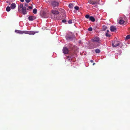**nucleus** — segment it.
Listing matches in <instances>:
<instances>
[{"label": "nucleus", "instance_id": "nucleus-2", "mask_svg": "<svg viewBox=\"0 0 130 130\" xmlns=\"http://www.w3.org/2000/svg\"><path fill=\"white\" fill-rule=\"evenodd\" d=\"M51 4L53 7L58 6L59 3L57 1L55 0L53 1H52Z\"/></svg>", "mask_w": 130, "mask_h": 130}, {"label": "nucleus", "instance_id": "nucleus-9", "mask_svg": "<svg viewBox=\"0 0 130 130\" xmlns=\"http://www.w3.org/2000/svg\"><path fill=\"white\" fill-rule=\"evenodd\" d=\"M20 0L22 2H23L24 1V0Z\"/></svg>", "mask_w": 130, "mask_h": 130}, {"label": "nucleus", "instance_id": "nucleus-6", "mask_svg": "<svg viewBox=\"0 0 130 130\" xmlns=\"http://www.w3.org/2000/svg\"><path fill=\"white\" fill-rule=\"evenodd\" d=\"M20 7L21 8H23V5L22 4H21L20 5Z\"/></svg>", "mask_w": 130, "mask_h": 130}, {"label": "nucleus", "instance_id": "nucleus-4", "mask_svg": "<svg viewBox=\"0 0 130 130\" xmlns=\"http://www.w3.org/2000/svg\"><path fill=\"white\" fill-rule=\"evenodd\" d=\"M16 7V5L14 3H13L11 5V8H15Z\"/></svg>", "mask_w": 130, "mask_h": 130}, {"label": "nucleus", "instance_id": "nucleus-11", "mask_svg": "<svg viewBox=\"0 0 130 130\" xmlns=\"http://www.w3.org/2000/svg\"><path fill=\"white\" fill-rule=\"evenodd\" d=\"M6 8H10V7L9 6H7V7Z\"/></svg>", "mask_w": 130, "mask_h": 130}, {"label": "nucleus", "instance_id": "nucleus-8", "mask_svg": "<svg viewBox=\"0 0 130 130\" xmlns=\"http://www.w3.org/2000/svg\"><path fill=\"white\" fill-rule=\"evenodd\" d=\"M74 8H79V7L77 6H75L74 7Z\"/></svg>", "mask_w": 130, "mask_h": 130}, {"label": "nucleus", "instance_id": "nucleus-3", "mask_svg": "<svg viewBox=\"0 0 130 130\" xmlns=\"http://www.w3.org/2000/svg\"><path fill=\"white\" fill-rule=\"evenodd\" d=\"M74 6V4L70 3L69 4L68 7L70 8H73Z\"/></svg>", "mask_w": 130, "mask_h": 130}, {"label": "nucleus", "instance_id": "nucleus-1", "mask_svg": "<svg viewBox=\"0 0 130 130\" xmlns=\"http://www.w3.org/2000/svg\"><path fill=\"white\" fill-rule=\"evenodd\" d=\"M99 0H88L89 3L91 4L92 5H94V7H97V3Z\"/></svg>", "mask_w": 130, "mask_h": 130}, {"label": "nucleus", "instance_id": "nucleus-5", "mask_svg": "<svg viewBox=\"0 0 130 130\" xmlns=\"http://www.w3.org/2000/svg\"><path fill=\"white\" fill-rule=\"evenodd\" d=\"M32 5V4H31V5L30 6H29L28 8H32L35 7L34 6H35V5Z\"/></svg>", "mask_w": 130, "mask_h": 130}, {"label": "nucleus", "instance_id": "nucleus-10", "mask_svg": "<svg viewBox=\"0 0 130 130\" xmlns=\"http://www.w3.org/2000/svg\"><path fill=\"white\" fill-rule=\"evenodd\" d=\"M25 5L26 6H28V4H25Z\"/></svg>", "mask_w": 130, "mask_h": 130}, {"label": "nucleus", "instance_id": "nucleus-7", "mask_svg": "<svg viewBox=\"0 0 130 130\" xmlns=\"http://www.w3.org/2000/svg\"><path fill=\"white\" fill-rule=\"evenodd\" d=\"M26 2L27 3H29L30 1L31 0H25Z\"/></svg>", "mask_w": 130, "mask_h": 130}]
</instances>
